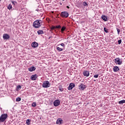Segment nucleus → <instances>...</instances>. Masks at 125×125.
Here are the masks:
<instances>
[{
    "mask_svg": "<svg viewBox=\"0 0 125 125\" xmlns=\"http://www.w3.org/2000/svg\"><path fill=\"white\" fill-rule=\"evenodd\" d=\"M35 70H36V67L35 66H31L28 68V71H29V72H33V71H35Z\"/></svg>",
    "mask_w": 125,
    "mask_h": 125,
    "instance_id": "4468645a",
    "label": "nucleus"
},
{
    "mask_svg": "<svg viewBox=\"0 0 125 125\" xmlns=\"http://www.w3.org/2000/svg\"><path fill=\"white\" fill-rule=\"evenodd\" d=\"M65 30H66V27H65V26H62V29H61L62 32H64V31Z\"/></svg>",
    "mask_w": 125,
    "mask_h": 125,
    "instance_id": "bb28decb",
    "label": "nucleus"
},
{
    "mask_svg": "<svg viewBox=\"0 0 125 125\" xmlns=\"http://www.w3.org/2000/svg\"><path fill=\"white\" fill-rule=\"evenodd\" d=\"M21 88H22V86H21V85H18L16 88V91H19L20 89H21Z\"/></svg>",
    "mask_w": 125,
    "mask_h": 125,
    "instance_id": "f3484780",
    "label": "nucleus"
},
{
    "mask_svg": "<svg viewBox=\"0 0 125 125\" xmlns=\"http://www.w3.org/2000/svg\"><path fill=\"white\" fill-rule=\"evenodd\" d=\"M119 71H120V68L118 66H115L113 67V72L116 73L117 72H119Z\"/></svg>",
    "mask_w": 125,
    "mask_h": 125,
    "instance_id": "ddd939ff",
    "label": "nucleus"
},
{
    "mask_svg": "<svg viewBox=\"0 0 125 125\" xmlns=\"http://www.w3.org/2000/svg\"><path fill=\"white\" fill-rule=\"evenodd\" d=\"M56 29H61V26L60 25H58L55 26Z\"/></svg>",
    "mask_w": 125,
    "mask_h": 125,
    "instance_id": "7c9ffc66",
    "label": "nucleus"
},
{
    "mask_svg": "<svg viewBox=\"0 0 125 125\" xmlns=\"http://www.w3.org/2000/svg\"><path fill=\"white\" fill-rule=\"evenodd\" d=\"M86 87V85H85L83 83H81L80 85L79 86V89H80V90H83L84 89H85Z\"/></svg>",
    "mask_w": 125,
    "mask_h": 125,
    "instance_id": "423d86ee",
    "label": "nucleus"
},
{
    "mask_svg": "<svg viewBox=\"0 0 125 125\" xmlns=\"http://www.w3.org/2000/svg\"><path fill=\"white\" fill-rule=\"evenodd\" d=\"M37 78H38V75H33L31 76V80H32V81H36Z\"/></svg>",
    "mask_w": 125,
    "mask_h": 125,
    "instance_id": "f8f14e48",
    "label": "nucleus"
},
{
    "mask_svg": "<svg viewBox=\"0 0 125 125\" xmlns=\"http://www.w3.org/2000/svg\"><path fill=\"white\" fill-rule=\"evenodd\" d=\"M16 102H19L21 101V98H20V97L17 98L16 100Z\"/></svg>",
    "mask_w": 125,
    "mask_h": 125,
    "instance_id": "393cba45",
    "label": "nucleus"
},
{
    "mask_svg": "<svg viewBox=\"0 0 125 125\" xmlns=\"http://www.w3.org/2000/svg\"><path fill=\"white\" fill-rule=\"evenodd\" d=\"M59 89L60 90V91H63V90H64V89H63V87H62V85H60L59 86Z\"/></svg>",
    "mask_w": 125,
    "mask_h": 125,
    "instance_id": "aec40b11",
    "label": "nucleus"
},
{
    "mask_svg": "<svg viewBox=\"0 0 125 125\" xmlns=\"http://www.w3.org/2000/svg\"><path fill=\"white\" fill-rule=\"evenodd\" d=\"M83 75L84 77H88L89 76V72L87 71H84L83 72Z\"/></svg>",
    "mask_w": 125,
    "mask_h": 125,
    "instance_id": "2eb2a0df",
    "label": "nucleus"
},
{
    "mask_svg": "<svg viewBox=\"0 0 125 125\" xmlns=\"http://www.w3.org/2000/svg\"><path fill=\"white\" fill-rule=\"evenodd\" d=\"M74 87H75V83H71L69 84V85L68 86V90H71V89H73V88H74Z\"/></svg>",
    "mask_w": 125,
    "mask_h": 125,
    "instance_id": "6e6552de",
    "label": "nucleus"
},
{
    "mask_svg": "<svg viewBox=\"0 0 125 125\" xmlns=\"http://www.w3.org/2000/svg\"><path fill=\"white\" fill-rule=\"evenodd\" d=\"M0 1H1V0H0Z\"/></svg>",
    "mask_w": 125,
    "mask_h": 125,
    "instance_id": "58836bf2",
    "label": "nucleus"
},
{
    "mask_svg": "<svg viewBox=\"0 0 125 125\" xmlns=\"http://www.w3.org/2000/svg\"><path fill=\"white\" fill-rule=\"evenodd\" d=\"M98 77H99V74L95 75L94 76V78H96V79H97V78H98Z\"/></svg>",
    "mask_w": 125,
    "mask_h": 125,
    "instance_id": "2f4dec72",
    "label": "nucleus"
},
{
    "mask_svg": "<svg viewBox=\"0 0 125 125\" xmlns=\"http://www.w3.org/2000/svg\"><path fill=\"white\" fill-rule=\"evenodd\" d=\"M118 44H121V43H122V40H118Z\"/></svg>",
    "mask_w": 125,
    "mask_h": 125,
    "instance_id": "473e14b6",
    "label": "nucleus"
},
{
    "mask_svg": "<svg viewBox=\"0 0 125 125\" xmlns=\"http://www.w3.org/2000/svg\"><path fill=\"white\" fill-rule=\"evenodd\" d=\"M30 123H31V120L27 119L26 120V125H30Z\"/></svg>",
    "mask_w": 125,
    "mask_h": 125,
    "instance_id": "6ab92c4d",
    "label": "nucleus"
},
{
    "mask_svg": "<svg viewBox=\"0 0 125 125\" xmlns=\"http://www.w3.org/2000/svg\"><path fill=\"white\" fill-rule=\"evenodd\" d=\"M101 18H102V19L105 22L107 21V16L103 15Z\"/></svg>",
    "mask_w": 125,
    "mask_h": 125,
    "instance_id": "dca6fc26",
    "label": "nucleus"
},
{
    "mask_svg": "<svg viewBox=\"0 0 125 125\" xmlns=\"http://www.w3.org/2000/svg\"><path fill=\"white\" fill-rule=\"evenodd\" d=\"M124 103H125V100H123L119 102V104H124Z\"/></svg>",
    "mask_w": 125,
    "mask_h": 125,
    "instance_id": "4be33fe9",
    "label": "nucleus"
},
{
    "mask_svg": "<svg viewBox=\"0 0 125 125\" xmlns=\"http://www.w3.org/2000/svg\"><path fill=\"white\" fill-rule=\"evenodd\" d=\"M37 34L38 35H42V34H43V31L42 30H39L37 31Z\"/></svg>",
    "mask_w": 125,
    "mask_h": 125,
    "instance_id": "a211bd4d",
    "label": "nucleus"
},
{
    "mask_svg": "<svg viewBox=\"0 0 125 125\" xmlns=\"http://www.w3.org/2000/svg\"><path fill=\"white\" fill-rule=\"evenodd\" d=\"M7 114H2L0 117V123H3L7 119Z\"/></svg>",
    "mask_w": 125,
    "mask_h": 125,
    "instance_id": "f03ea898",
    "label": "nucleus"
},
{
    "mask_svg": "<svg viewBox=\"0 0 125 125\" xmlns=\"http://www.w3.org/2000/svg\"><path fill=\"white\" fill-rule=\"evenodd\" d=\"M37 11H38V10H36Z\"/></svg>",
    "mask_w": 125,
    "mask_h": 125,
    "instance_id": "e433bc0d",
    "label": "nucleus"
},
{
    "mask_svg": "<svg viewBox=\"0 0 125 125\" xmlns=\"http://www.w3.org/2000/svg\"><path fill=\"white\" fill-rule=\"evenodd\" d=\"M10 38L9 35L7 34H4L3 35V40H8Z\"/></svg>",
    "mask_w": 125,
    "mask_h": 125,
    "instance_id": "9d476101",
    "label": "nucleus"
},
{
    "mask_svg": "<svg viewBox=\"0 0 125 125\" xmlns=\"http://www.w3.org/2000/svg\"><path fill=\"white\" fill-rule=\"evenodd\" d=\"M36 106H37V103L36 102H33L32 104V107H36Z\"/></svg>",
    "mask_w": 125,
    "mask_h": 125,
    "instance_id": "a878e982",
    "label": "nucleus"
},
{
    "mask_svg": "<svg viewBox=\"0 0 125 125\" xmlns=\"http://www.w3.org/2000/svg\"><path fill=\"white\" fill-rule=\"evenodd\" d=\"M83 4L84 6H88V4H87V3H86V1H83Z\"/></svg>",
    "mask_w": 125,
    "mask_h": 125,
    "instance_id": "5701e85b",
    "label": "nucleus"
},
{
    "mask_svg": "<svg viewBox=\"0 0 125 125\" xmlns=\"http://www.w3.org/2000/svg\"><path fill=\"white\" fill-rule=\"evenodd\" d=\"M66 7H67V8H70V7H69V6H66Z\"/></svg>",
    "mask_w": 125,
    "mask_h": 125,
    "instance_id": "c9c22d12",
    "label": "nucleus"
},
{
    "mask_svg": "<svg viewBox=\"0 0 125 125\" xmlns=\"http://www.w3.org/2000/svg\"><path fill=\"white\" fill-rule=\"evenodd\" d=\"M57 50H58V51H63V49H62L59 47H57Z\"/></svg>",
    "mask_w": 125,
    "mask_h": 125,
    "instance_id": "b1692460",
    "label": "nucleus"
},
{
    "mask_svg": "<svg viewBox=\"0 0 125 125\" xmlns=\"http://www.w3.org/2000/svg\"><path fill=\"white\" fill-rule=\"evenodd\" d=\"M12 3L13 4H14V5H15V4H17V2L15 1H12Z\"/></svg>",
    "mask_w": 125,
    "mask_h": 125,
    "instance_id": "c756f323",
    "label": "nucleus"
},
{
    "mask_svg": "<svg viewBox=\"0 0 125 125\" xmlns=\"http://www.w3.org/2000/svg\"><path fill=\"white\" fill-rule=\"evenodd\" d=\"M96 80H94V82H96Z\"/></svg>",
    "mask_w": 125,
    "mask_h": 125,
    "instance_id": "4c0bfd02",
    "label": "nucleus"
},
{
    "mask_svg": "<svg viewBox=\"0 0 125 125\" xmlns=\"http://www.w3.org/2000/svg\"><path fill=\"white\" fill-rule=\"evenodd\" d=\"M31 46L32 47H34V48H36V47H38V46H39V43L37 42H33L31 43Z\"/></svg>",
    "mask_w": 125,
    "mask_h": 125,
    "instance_id": "1a4fd4ad",
    "label": "nucleus"
},
{
    "mask_svg": "<svg viewBox=\"0 0 125 125\" xmlns=\"http://www.w3.org/2000/svg\"><path fill=\"white\" fill-rule=\"evenodd\" d=\"M54 29H56V27L54 26H53L51 27V30H54Z\"/></svg>",
    "mask_w": 125,
    "mask_h": 125,
    "instance_id": "f704fd0d",
    "label": "nucleus"
},
{
    "mask_svg": "<svg viewBox=\"0 0 125 125\" xmlns=\"http://www.w3.org/2000/svg\"><path fill=\"white\" fill-rule=\"evenodd\" d=\"M61 16L62 17H65V18H67L69 16V13H68V12H62L61 13Z\"/></svg>",
    "mask_w": 125,
    "mask_h": 125,
    "instance_id": "39448f33",
    "label": "nucleus"
},
{
    "mask_svg": "<svg viewBox=\"0 0 125 125\" xmlns=\"http://www.w3.org/2000/svg\"><path fill=\"white\" fill-rule=\"evenodd\" d=\"M41 23H42V21L41 20H37L35 21L33 24L34 28H35L36 29L40 28L42 26V24Z\"/></svg>",
    "mask_w": 125,
    "mask_h": 125,
    "instance_id": "f257e3e1",
    "label": "nucleus"
},
{
    "mask_svg": "<svg viewBox=\"0 0 125 125\" xmlns=\"http://www.w3.org/2000/svg\"><path fill=\"white\" fill-rule=\"evenodd\" d=\"M59 45H61V46H63V47H65V44H64L63 43L58 45V46H59Z\"/></svg>",
    "mask_w": 125,
    "mask_h": 125,
    "instance_id": "c85d7f7f",
    "label": "nucleus"
},
{
    "mask_svg": "<svg viewBox=\"0 0 125 125\" xmlns=\"http://www.w3.org/2000/svg\"><path fill=\"white\" fill-rule=\"evenodd\" d=\"M60 105V101L59 100H56L54 102V106L55 107H57V106H59Z\"/></svg>",
    "mask_w": 125,
    "mask_h": 125,
    "instance_id": "0eeeda50",
    "label": "nucleus"
},
{
    "mask_svg": "<svg viewBox=\"0 0 125 125\" xmlns=\"http://www.w3.org/2000/svg\"><path fill=\"white\" fill-rule=\"evenodd\" d=\"M42 86L45 88L49 87L50 86V84L48 81H44L42 84Z\"/></svg>",
    "mask_w": 125,
    "mask_h": 125,
    "instance_id": "20e7f679",
    "label": "nucleus"
},
{
    "mask_svg": "<svg viewBox=\"0 0 125 125\" xmlns=\"http://www.w3.org/2000/svg\"><path fill=\"white\" fill-rule=\"evenodd\" d=\"M117 31L118 34L119 35V34H120V32H121V30H120V29L117 28Z\"/></svg>",
    "mask_w": 125,
    "mask_h": 125,
    "instance_id": "72a5a7b5",
    "label": "nucleus"
},
{
    "mask_svg": "<svg viewBox=\"0 0 125 125\" xmlns=\"http://www.w3.org/2000/svg\"><path fill=\"white\" fill-rule=\"evenodd\" d=\"M114 62L116 65H122L123 63V61L121 60L120 58H116L114 60Z\"/></svg>",
    "mask_w": 125,
    "mask_h": 125,
    "instance_id": "7ed1b4c3",
    "label": "nucleus"
},
{
    "mask_svg": "<svg viewBox=\"0 0 125 125\" xmlns=\"http://www.w3.org/2000/svg\"><path fill=\"white\" fill-rule=\"evenodd\" d=\"M8 9H9V10H10V9H12V5H11V4H9L7 7Z\"/></svg>",
    "mask_w": 125,
    "mask_h": 125,
    "instance_id": "412c9836",
    "label": "nucleus"
},
{
    "mask_svg": "<svg viewBox=\"0 0 125 125\" xmlns=\"http://www.w3.org/2000/svg\"><path fill=\"white\" fill-rule=\"evenodd\" d=\"M63 123V120L62 118H58L57 120L56 123L57 125H61Z\"/></svg>",
    "mask_w": 125,
    "mask_h": 125,
    "instance_id": "9b49d317",
    "label": "nucleus"
},
{
    "mask_svg": "<svg viewBox=\"0 0 125 125\" xmlns=\"http://www.w3.org/2000/svg\"><path fill=\"white\" fill-rule=\"evenodd\" d=\"M104 31L105 32V33H109V31H108V29L106 28V27H104Z\"/></svg>",
    "mask_w": 125,
    "mask_h": 125,
    "instance_id": "cd10ccee",
    "label": "nucleus"
}]
</instances>
